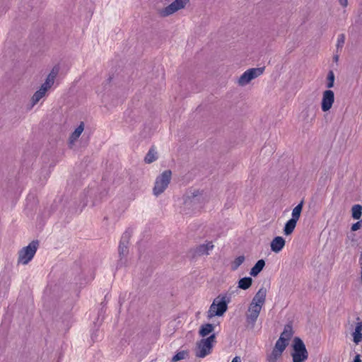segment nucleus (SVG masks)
<instances>
[{"instance_id":"1","label":"nucleus","mask_w":362,"mask_h":362,"mask_svg":"<svg viewBox=\"0 0 362 362\" xmlns=\"http://www.w3.org/2000/svg\"><path fill=\"white\" fill-rule=\"evenodd\" d=\"M267 290L265 288H260L253 297L248 306L246 313V321L248 325L254 327L255 322L259 315L261 310L264 305L266 300Z\"/></svg>"},{"instance_id":"2","label":"nucleus","mask_w":362,"mask_h":362,"mask_svg":"<svg viewBox=\"0 0 362 362\" xmlns=\"http://www.w3.org/2000/svg\"><path fill=\"white\" fill-rule=\"evenodd\" d=\"M229 303V298L227 296H218L216 297L207 312L208 318H212L215 316H222L228 309V303Z\"/></svg>"},{"instance_id":"3","label":"nucleus","mask_w":362,"mask_h":362,"mask_svg":"<svg viewBox=\"0 0 362 362\" xmlns=\"http://www.w3.org/2000/svg\"><path fill=\"white\" fill-rule=\"evenodd\" d=\"M58 74V69H53L49 74L47 76L46 81L41 86L40 89L37 90L32 97L31 103L32 105H36L43 97H45L47 91L54 84L55 78Z\"/></svg>"},{"instance_id":"4","label":"nucleus","mask_w":362,"mask_h":362,"mask_svg":"<svg viewBox=\"0 0 362 362\" xmlns=\"http://www.w3.org/2000/svg\"><path fill=\"white\" fill-rule=\"evenodd\" d=\"M171 177V170H166L156 177L153 188V193L155 196L158 197L165 192L170 182Z\"/></svg>"},{"instance_id":"5","label":"nucleus","mask_w":362,"mask_h":362,"mask_svg":"<svg viewBox=\"0 0 362 362\" xmlns=\"http://www.w3.org/2000/svg\"><path fill=\"white\" fill-rule=\"evenodd\" d=\"M293 362H305L308 358V353L303 341L298 337L293 339V352L291 354Z\"/></svg>"},{"instance_id":"6","label":"nucleus","mask_w":362,"mask_h":362,"mask_svg":"<svg viewBox=\"0 0 362 362\" xmlns=\"http://www.w3.org/2000/svg\"><path fill=\"white\" fill-rule=\"evenodd\" d=\"M38 243L37 241H33L28 246L23 247L19 252L18 262L23 264H27L34 257Z\"/></svg>"},{"instance_id":"7","label":"nucleus","mask_w":362,"mask_h":362,"mask_svg":"<svg viewBox=\"0 0 362 362\" xmlns=\"http://www.w3.org/2000/svg\"><path fill=\"white\" fill-rule=\"evenodd\" d=\"M264 71V67L249 69L240 76L238 83L241 86H245L252 80L261 76Z\"/></svg>"},{"instance_id":"8","label":"nucleus","mask_w":362,"mask_h":362,"mask_svg":"<svg viewBox=\"0 0 362 362\" xmlns=\"http://www.w3.org/2000/svg\"><path fill=\"white\" fill-rule=\"evenodd\" d=\"M215 334H213L206 339H203L197 343V356L200 358H204L209 354L213 347V344L215 342Z\"/></svg>"},{"instance_id":"9","label":"nucleus","mask_w":362,"mask_h":362,"mask_svg":"<svg viewBox=\"0 0 362 362\" xmlns=\"http://www.w3.org/2000/svg\"><path fill=\"white\" fill-rule=\"evenodd\" d=\"M189 0H175L170 5L160 11V14L163 17L170 16L177 11L185 7Z\"/></svg>"},{"instance_id":"10","label":"nucleus","mask_w":362,"mask_h":362,"mask_svg":"<svg viewBox=\"0 0 362 362\" xmlns=\"http://www.w3.org/2000/svg\"><path fill=\"white\" fill-rule=\"evenodd\" d=\"M334 102V94L331 90H325L322 93L321 108L323 112L329 111Z\"/></svg>"},{"instance_id":"11","label":"nucleus","mask_w":362,"mask_h":362,"mask_svg":"<svg viewBox=\"0 0 362 362\" xmlns=\"http://www.w3.org/2000/svg\"><path fill=\"white\" fill-rule=\"evenodd\" d=\"M293 328L291 325H286L284 327V331L280 335L279 339L276 341V344L281 345L284 348H286L288 341L293 336Z\"/></svg>"},{"instance_id":"12","label":"nucleus","mask_w":362,"mask_h":362,"mask_svg":"<svg viewBox=\"0 0 362 362\" xmlns=\"http://www.w3.org/2000/svg\"><path fill=\"white\" fill-rule=\"evenodd\" d=\"M286 349L281 346V345L276 344L272 351L267 355V362H277V361L281 357L283 352Z\"/></svg>"},{"instance_id":"13","label":"nucleus","mask_w":362,"mask_h":362,"mask_svg":"<svg viewBox=\"0 0 362 362\" xmlns=\"http://www.w3.org/2000/svg\"><path fill=\"white\" fill-rule=\"evenodd\" d=\"M130 236V233L128 231L123 233L119 245V253L120 256H124L127 253Z\"/></svg>"},{"instance_id":"14","label":"nucleus","mask_w":362,"mask_h":362,"mask_svg":"<svg viewBox=\"0 0 362 362\" xmlns=\"http://www.w3.org/2000/svg\"><path fill=\"white\" fill-rule=\"evenodd\" d=\"M285 243V240L282 237H275L271 242L270 246L272 251L276 253L279 252L284 248Z\"/></svg>"},{"instance_id":"15","label":"nucleus","mask_w":362,"mask_h":362,"mask_svg":"<svg viewBox=\"0 0 362 362\" xmlns=\"http://www.w3.org/2000/svg\"><path fill=\"white\" fill-rule=\"evenodd\" d=\"M214 245L212 242H207L206 243L199 245L195 250V253L197 255H207L209 254V251L212 250Z\"/></svg>"},{"instance_id":"16","label":"nucleus","mask_w":362,"mask_h":362,"mask_svg":"<svg viewBox=\"0 0 362 362\" xmlns=\"http://www.w3.org/2000/svg\"><path fill=\"white\" fill-rule=\"evenodd\" d=\"M362 322H358L356 324L355 331L353 332L354 341L356 344H358L362 341Z\"/></svg>"},{"instance_id":"17","label":"nucleus","mask_w":362,"mask_h":362,"mask_svg":"<svg viewBox=\"0 0 362 362\" xmlns=\"http://www.w3.org/2000/svg\"><path fill=\"white\" fill-rule=\"evenodd\" d=\"M265 262L263 259H259L257 262L255 266L250 270V275L256 276L264 268Z\"/></svg>"},{"instance_id":"18","label":"nucleus","mask_w":362,"mask_h":362,"mask_svg":"<svg viewBox=\"0 0 362 362\" xmlns=\"http://www.w3.org/2000/svg\"><path fill=\"white\" fill-rule=\"evenodd\" d=\"M84 127L83 123H81V124L75 129V131L71 134L69 138V142L71 144H73L78 138L81 136L83 131Z\"/></svg>"},{"instance_id":"19","label":"nucleus","mask_w":362,"mask_h":362,"mask_svg":"<svg viewBox=\"0 0 362 362\" xmlns=\"http://www.w3.org/2000/svg\"><path fill=\"white\" fill-rule=\"evenodd\" d=\"M214 329V326L211 324L207 323L201 326L199 331L200 336L204 337L211 333Z\"/></svg>"},{"instance_id":"20","label":"nucleus","mask_w":362,"mask_h":362,"mask_svg":"<svg viewBox=\"0 0 362 362\" xmlns=\"http://www.w3.org/2000/svg\"><path fill=\"white\" fill-rule=\"evenodd\" d=\"M303 202L301 201L296 206H295L292 211L291 218L293 221H298L303 209Z\"/></svg>"},{"instance_id":"21","label":"nucleus","mask_w":362,"mask_h":362,"mask_svg":"<svg viewBox=\"0 0 362 362\" xmlns=\"http://www.w3.org/2000/svg\"><path fill=\"white\" fill-rule=\"evenodd\" d=\"M296 223L297 221L289 219L285 224L284 228V234L286 235L291 234L296 228Z\"/></svg>"},{"instance_id":"22","label":"nucleus","mask_w":362,"mask_h":362,"mask_svg":"<svg viewBox=\"0 0 362 362\" xmlns=\"http://www.w3.org/2000/svg\"><path fill=\"white\" fill-rule=\"evenodd\" d=\"M252 279L250 277H244L239 280L238 287L241 289L246 290L252 285Z\"/></svg>"},{"instance_id":"23","label":"nucleus","mask_w":362,"mask_h":362,"mask_svg":"<svg viewBox=\"0 0 362 362\" xmlns=\"http://www.w3.org/2000/svg\"><path fill=\"white\" fill-rule=\"evenodd\" d=\"M362 215V206L360 204H355L351 208V216L354 219L358 220Z\"/></svg>"},{"instance_id":"24","label":"nucleus","mask_w":362,"mask_h":362,"mask_svg":"<svg viewBox=\"0 0 362 362\" xmlns=\"http://www.w3.org/2000/svg\"><path fill=\"white\" fill-rule=\"evenodd\" d=\"M157 159L156 152L153 149H150L145 157L146 163H151Z\"/></svg>"},{"instance_id":"25","label":"nucleus","mask_w":362,"mask_h":362,"mask_svg":"<svg viewBox=\"0 0 362 362\" xmlns=\"http://www.w3.org/2000/svg\"><path fill=\"white\" fill-rule=\"evenodd\" d=\"M245 261V257L241 255L234 259L231 264V269L236 270Z\"/></svg>"},{"instance_id":"26","label":"nucleus","mask_w":362,"mask_h":362,"mask_svg":"<svg viewBox=\"0 0 362 362\" xmlns=\"http://www.w3.org/2000/svg\"><path fill=\"white\" fill-rule=\"evenodd\" d=\"M327 87L328 88H331L334 86V73L333 71H330L329 73H328V75H327Z\"/></svg>"},{"instance_id":"27","label":"nucleus","mask_w":362,"mask_h":362,"mask_svg":"<svg viewBox=\"0 0 362 362\" xmlns=\"http://www.w3.org/2000/svg\"><path fill=\"white\" fill-rule=\"evenodd\" d=\"M345 42V36L344 34H340L337 37V49H341Z\"/></svg>"},{"instance_id":"28","label":"nucleus","mask_w":362,"mask_h":362,"mask_svg":"<svg viewBox=\"0 0 362 362\" xmlns=\"http://www.w3.org/2000/svg\"><path fill=\"white\" fill-rule=\"evenodd\" d=\"M186 353L185 351H180L177 353L172 358L173 362H176L182 360L185 358Z\"/></svg>"},{"instance_id":"29","label":"nucleus","mask_w":362,"mask_h":362,"mask_svg":"<svg viewBox=\"0 0 362 362\" xmlns=\"http://www.w3.org/2000/svg\"><path fill=\"white\" fill-rule=\"evenodd\" d=\"M360 227H361V223L356 222L352 225L351 230L353 231H356V230H358L360 228Z\"/></svg>"},{"instance_id":"30","label":"nucleus","mask_w":362,"mask_h":362,"mask_svg":"<svg viewBox=\"0 0 362 362\" xmlns=\"http://www.w3.org/2000/svg\"><path fill=\"white\" fill-rule=\"evenodd\" d=\"M339 4L343 7H346L348 6V0H339Z\"/></svg>"},{"instance_id":"31","label":"nucleus","mask_w":362,"mask_h":362,"mask_svg":"<svg viewBox=\"0 0 362 362\" xmlns=\"http://www.w3.org/2000/svg\"><path fill=\"white\" fill-rule=\"evenodd\" d=\"M354 362H361V358H360V355L359 354H357L354 359Z\"/></svg>"},{"instance_id":"32","label":"nucleus","mask_w":362,"mask_h":362,"mask_svg":"<svg viewBox=\"0 0 362 362\" xmlns=\"http://www.w3.org/2000/svg\"><path fill=\"white\" fill-rule=\"evenodd\" d=\"M231 362H241V358L240 356H235L233 358Z\"/></svg>"},{"instance_id":"33","label":"nucleus","mask_w":362,"mask_h":362,"mask_svg":"<svg viewBox=\"0 0 362 362\" xmlns=\"http://www.w3.org/2000/svg\"><path fill=\"white\" fill-rule=\"evenodd\" d=\"M334 60L336 62H338V60H339V56H338V55H335V56H334Z\"/></svg>"}]
</instances>
